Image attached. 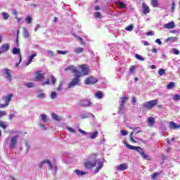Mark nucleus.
<instances>
[{
  "mask_svg": "<svg viewBox=\"0 0 180 180\" xmlns=\"http://www.w3.org/2000/svg\"><path fill=\"white\" fill-rule=\"evenodd\" d=\"M48 165L49 169H51L53 174H56L57 173V171H58V167H57L56 165L51 164V162H50V160H49L48 162Z\"/></svg>",
  "mask_w": 180,
  "mask_h": 180,
  "instance_id": "nucleus-12",
  "label": "nucleus"
},
{
  "mask_svg": "<svg viewBox=\"0 0 180 180\" xmlns=\"http://www.w3.org/2000/svg\"><path fill=\"white\" fill-rule=\"evenodd\" d=\"M41 119L42 122L46 123V122H47V116L46 115V114H41Z\"/></svg>",
  "mask_w": 180,
  "mask_h": 180,
  "instance_id": "nucleus-44",
  "label": "nucleus"
},
{
  "mask_svg": "<svg viewBox=\"0 0 180 180\" xmlns=\"http://www.w3.org/2000/svg\"><path fill=\"white\" fill-rule=\"evenodd\" d=\"M158 104V100H151L150 101H146L143 104V108L145 109H153V106H155Z\"/></svg>",
  "mask_w": 180,
  "mask_h": 180,
  "instance_id": "nucleus-4",
  "label": "nucleus"
},
{
  "mask_svg": "<svg viewBox=\"0 0 180 180\" xmlns=\"http://www.w3.org/2000/svg\"><path fill=\"white\" fill-rule=\"evenodd\" d=\"M95 98H96L97 99H102V98H103V93L101 91H98L95 95H94Z\"/></svg>",
  "mask_w": 180,
  "mask_h": 180,
  "instance_id": "nucleus-25",
  "label": "nucleus"
},
{
  "mask_svg": "<svg viewBox=\"0 0 180 180\" xmlns=\"http://www.w3.org/2000/svg\"><path fill=\"white\" fill-rule=\"evenodd\" d=\"M74 37H75V39H77V40L79 41L80 44H82V46H85V42L84 41V39L82 38H81L80 37H79L77 34H75Z\"/></svg>",
  "mask_w": 180,
  "mask_h": 180,
  "instance_id": "nucleus-29",
  "label": "nucleus"
},
{
  "mask_svg": "<svg viewBox=\"0 0 180 180\" xmlns=\"http://www.w3.org/2000/svg\"><path fill=\"white\" fill-rule=\"evenodd\" d=\"M25 85L27 86V88H33V87H34V83H33V82H27V83H25Z\"/></svg>",
  "mask_w": 180,
  "mask_h": 180,
  "instance_id": "nucleus-42",
  "label": "nucleus"
},
{
  "mask_svg": "<svg viewBox=\"0 0 180 180\" xmlns=\"http://www.w3.org/2000/svg\"><path fill=\"white\" fill-rule=\"evenodd\" d=\"M120 133L122 134V136H127L129 134V131H127V130H121Z\"/></svg>",
  "mask_w": 180,
  "mask_h": 180,
  "instance_id": "nucleus-50",
  "label": "nucleus"
},
{
  "mask_svg": "<svg viewBox=\"0 0 180 180\" xmlns=\"http://www.w3.org/2000/svg\"><path fill=\"white\" fill-rule=\"evenodd\" d=\"M98 82V79L94 77H87L85 80L86 85H94Z\"/></svg>",
  "mask_w": 180,
  "mask_h": 180,
  "instance_id": "nucleus-9",
  "label": "nucleus"
},
{
  "mask_svg": "<svg viewBox=\"0 0 180 180\" xmlns=\"http://www.w3.org/2000/svg\"><path fill=\"white\" fill-rule=\"evenodd\" d=\"M41 85L43 86H44V85H50V80H47V81H46L45 82H42L41 83Z\"/></svg>",
  "mask_w": 180,
  "mask_h": 180,
  "instance_id": "nucleus-59",
  "label": "nucleus"
},
{
  "mask_svg": "<svg viewBox=\"0 0 180 180\" xmlns=\"http://www.w3.org/2000/svg\"><path fill=\"white\" fill-rule=\"evenodd\" d=\"M57 98V93L56 91H53L51 94V99H56Z\"/></svg>",
  "mask_w": 180,
  "mask_h": 180,
  "instance_id": "nucleus-46",
  "label": "nucleus"
},
{
  "mask_svg": "<svg viewBox=\"0 0 180 180\" xmlns=\"http://www.w3.org/2000/svg\"><path fill=\"white\" fill-rule=\"evenodd\" d=\"M178 40V37H168L165 41L166 43H168V41H172V43H174L175 41H177Z\"/></svg>",
  "mask_w": 180,
  "mask_h": 180,
  "instance_id": "nucleus-27",
  "label": "nucleus"
},
{
  "mask_svg": "<svg viewBox=\"0 0 180 180\" xmlns=\"http://www.w3.org/2000/svg\"><path fill=\"white\" fill-rule=\"evenodd\" d=\"M1 16L3 17V19H4V20H8V19H9V13L6 12L1 13Z\"/></svg>",
  "mask_w": 180,
  "mask_h": 180,
  "instance_id": "nucleus-36",
  "label": "nucleus"
},
{
  "mask_svg": "<svg viewBox=\"0 0 180 180\" xmlns=\"http://www.w3.org/2000/svg\"><path fill=\"white\" fill-rule=\"evenodd\" d=\"M91 116L95 117V115L91 112H84L80 115L81 119H88V117H91Z\"/></svg>",
  "mask_w": 180,
  "mask_h": 180,
  "instance_id": "nucleus-21",
  "label": "nucleus"
},
{
  "mask_svg": "<svg viewBox=\"0 0 180 180\" xmlns=\"http://www.w3.org/2000/svg\"><path fill=\"white\" fill-rule=\"evenodd\" d=\"M173 99L174 101H179L180 100V95L179 94H176L174 96Z\"/></svg>",
  "mask_w": 180,
  "mask_h": 180,
  "instance_id": "nucleus-53",
  "label": "nucleus"
},
{
  "mask_svg": "<svg viewBox=\"0 0 180 180\" xmlns=\"http://www.w3.org/2000/svg\"><path fill=\"white\" fill-rule=\"evenodd\" d=\"M176 7V4L175 3V1H173L172 4V12H174L175 11V8Z\"/></svg>",
  "mask_w": 180,
  "mask_h": 180,
  "instance_id": "nucleus-51",
  "label": "nucleus"
},
{
  "mask_svg": "<svg viewBox=\"0 0 180 180\" xmlns=\"http://www.w3.org/2000/svg\"><path fill=\"white\" fill-rule=\"evenodd\" d=\"M80 77H76L72 79L71 82L69 83L68 84V89L70 88H74V86H79L81 85V80H79Z\"/></svg>",
  "mask_w": 180,
  "mask_h": 180,
  "instance_id": "nucleus-6",
  "label": "nucleus"
},
{
  "mask_svg": "<svg viewBox=\"0 0 180 180\" xmlns=\"http://www.w3.org/2000/svg\"><path fill=\"white\" fill-rule=\"evenodd\" d=\"M65 71H70L71 72L75 74H75H78V69L77 68V67L74 65H69L66 67L65 68Z\"/></svg>",
  "mask_w": 180,
  "mask_h": 180,
  "instance_id": "nucleus-13",
  "label": "nucleus"
},
{
  "mask_svg": "<svg viewBox=\"0 0 180 180\" xmlns=\"http://www.w3.org/2000/svg\"><path fill=\"white\" fill-rule=\"evenodd\" d=\"M81 72L77 70V74H75V77H84V75H88L89 74V68L87 65H82L79 66Z\"/></svg>",
  "mask_w": 180,
  "mask_h": 180,
  "instance_id": "nucleus-2",
  "label": "nucleus"
},
{
  "mask_svg": "<svg viewBox=\"0 0 180 180\" xmlns=\"http://www.w3.org/2000/svg\"><path fill=\"white\" fill-rule=\"evenodd\" d=\"M83 51H84V48H81V47L76 48L74 50V53L75 54H80V53H83Z\"/></svg>",
  "mask_w": 180,
  "mask_h": 180,
  "instance_id": "nucleus-32",
  "label": "nucleus"
},
{
  "mask_svg": "<svg viewBox=\"0 0 180 180\" xmlns=\"http://www.w3.org/2000/svg\"><path fill=\"white\" fill-rule=\"evenodd\" d=\"M35 79L36 81H43L44 79V73L41 71L37 72Z\"/></svg>",
  "mask_w": 180,
  "mask_h": 180,
  "instance_id": "nucleus-14",
  "label": "nucleus"
},
{
  "mask_svg": "<svg viewBox=\"0 0 180 180\" xmlns=\"http://www.w3.org/2000/svg\"><path fill=\"white\" fill-rule=\"evenodd\" d=\"M147 122H148V126H149V127H153L155 123V120L154 119V117H149L148 118Z\"/></svg>",
  "mask_w": 180,
  "mask_h": 180,
  "instance_id": "nucleus-19",
  "label": "nucleus"
},
{
  "mask_svg": "<svg viewBox=\"0 0 180 180\" xmlns=\"http://www.w3.org/2000/svg\"><path fill=\"white\" fill-rule=\"evenodd\" d=\"M32 20H33V18H32V17H30V16H27V17L25 18V22H26L28 25H30V23H32Z\"/></svg>",
  "mask_w": 180,
  "mask_h": 180,
  "instance_id": "nucleus-43",
  "label": "nucleus"
},
{
  "mask_svg": "<svg viewBox=\"0 0 180 180\" xmlns=\"http://www.w3.org/2000/svg\"><path fill=\"white\" fill-rule=\"evenodd\" d=\"M37 98H46V94L44 93H40L38 94Z\"/></svg>",
  "mask_w": 180,
  "mask_h": 180,
  "instance_id": "nucleus-55",
  "label": "nucleus"
},
{
  "mask_svg": "<svg viewBox=\"0 0 180 180\" xmlns=\"http://www.w3.org/2000/svg\"><path fill=\"white\" fill-rule=\"evenodd\" d=\"M9 49H11V44H9L8 43H5L2 44L0 47V49L4 53H6V51H8Z\"/></svg>",
  "mask_w": 180,
  "mask_h": 180,
  "instance_id": "nucleus-15",
  "label": "nucleus"
},
{
  "mask_svg": "<svg viewBox=\"0 0 180 180\" xmlns=\"http://www.w3.org/2000/svg\"><path fill=\"white\" fill-rule=\"evenodd\" d=\"M58 54H61L62 56H64L68 53V51H57Z\"/></svg>",
  "mask_w": 180,
  "mask_h": 180,
  "instance_id": "nucleus-49",
  "label": "nucleus"
},
{
  "mask_svg": "<svg viewBox=\"0 0 180 180\" xmlns=\"http://www.w3.org/2000/svg\"><path fill=\"white\" fill-rule=\"evenodd\" d=\"M158 73L160 76L165 75V70L164 69H160V70H158Z\"/></svg>",
  "mask_w": 180,
  "mask_h": 180,
  "instance_id": "nucleus-48",
  "label": "nucleus"
},
{
  "mask_svg": "<svg viewBox=\"0 0 180 180\" xmlns=\"http://www.w3.org/2000/svg\"><path fill=\"white\" fill-rule=\"evenodd\" d=\"M135 57H136V58H137V60H139L140 61H144V58H143V56H141L139 54H136Z\"/></svg>",
  "mask_w": 180,
  "mask_h": 180,
  "instance_id": "nucleus-47",
  "label": "nucleus"
},
{
  "mask_svg": "<svg viewBox=\"0 0 180 180\" xmlns=\"http://www.w3.org/2000/svg\"><path fill=\"white\" fill-rule=\"evenodd\" d=\"M129 99V98L124 96L121 98V104L124 105L126 101Z\"/></svg>",
  "mask_w": 180,
  "mask_h": 180,
  "instance_id": "nucleus-45",
  "label": "nucleus"
},
{
  "mask_svg": "<svg viewBox=\"0 0 180 180\" xmlns=\"http://www.w3.org/2000/svg\"><path fill=\"white\" fill-rule=\"evenodd\" d=\"M94 164H96V169L94 170V174H98L102 168H103V162L100 159H97L96 162H94Z\"/></svg>",
  "mask_w": 180,
  "mask_h": 180,
  "instance_id": "nucleus-7",
  "label": "nucleus"
},
{
  "mask_svg": "<svg viewBox=\"0 0 180 180\" xmlns=\"http://www.w3.org/2000/svg\"><path fill=\"white\" fill-rule=\"evenodd\" d=\"M150 5L153 8H158V0H152L150 2Z\"/></svg>",
  "mask_w": 180,
  "mask_h": 180,
  "instance_id": "nucleus-35",
  "label": "nucleus"
},
{
  "mask_svg": "<svg viewBox=\"0 0 180 180\" xmlns=\"http://www.w3.org/2000/svg\"><path fill=\"white\" fill-rule=\"evenodd\" d=\"M155 43H157L158 44H159L160 46H161V44H162V42L161 41V39H157L155 40Z\"/></svg>",
  "mask_w": 180,
  "mask_h": 180,
  "instance_id": "nucleus-63",
  "label": "nucleus"
},
{
  "mask_svg": "<svg viewBox=\"0 0 180 180\" xmlns=\"http://www.w3.org/2000/svg\"><path fill=\"white\" fill-rule=\"evenodd\" d=\"M62 88H63V83L61 82L59 84V86L57 88V91H60Z\"/></svg>",
  "mask_w": 180,
  "mask_h": 180,
  "instance_id": "nucleus-64",
  "label": "nucleus"
},
{
  "mask_svg": "<svg viewBox=\"0 0 180 180\" xmlns=\"http://www.w3.org/2000/svg\"><path fill=\"white\" fill-rule=\"evenodd\" d=\"M4 116H6V112H5V111H0V117H2Z\"/></svg>",
  "mask_w": 180,
  "mask_h": 180,
  "instance_id": "nucleus-60",
  "label": "nucleus"
},
{
  "mask_svg": "<svg viewBox=\"0 0 180 180\" xmlns=\"http://www.w3.org/2000/svg\"><path fill=\"white\" fill-rule=\"evenodd\" d=\"M169 128L172 130H176L178 129H180V125H176V124L174 122H169Z\"/></svg>",
  "mask_w": 180,
  "mask_h": 180,
  "instance_id": "nucleus-22",
  "label": "nucleus"
},
{
  "mask_svg": "<svg viewBox=\"0 0 180 180\" xmlns=\"http://www.w3.org/2000/svg\"><path fill=\"white\" fill-rule=\"evenodd\" d=\"M13 95L12 94H8L6 96L2 97V101H4L5 103L2 104L0 103V109H2V108H6L9 105V102L12 100Z\"/></svg>",
  "mask_w": 180,
  "mask_h": 180,
  "instance_id": "nucleus-5",
  "label": "nucleus"
},
{
  "mask_svg": "<svg viewBox=\"0 0 180 180\" xmlns=\"http://www.w3.org/2000/svg\"><path fill=\"white\" fill-rule=\"evenodd\" d=\"M124 109V104L120 103V107H119L118 113H120V115L123 113Z\"/></svg>",
  "mask_w": 180,
  "mask_h": 180,
  "instance_id": "nucleus-37",
  "label": "nucleus"
},
{
  "mask_svg": "<svg viewBox=\"0 0 180 180\" xmlns=\"http://www.w3.org/2000/svg\"><path fill=\"white\" fill-rule=\"evenodd\" d=\"M134 134V131H132L130 134H129V138H130V141L132 143H137V141H136V139H134V138H133V134Z\"/></svg>",
  "mask_w": 180,
  "mask_h": 180,
  "instance_id": "nucleus-41",
  "label": "nucleus"
},
{
  "mask_svg": "<svg viewBox=\"0 0 180 180\" xmlns=\"http://www.w3.org/2000/svg\"><path fill=\"white\" fill-rule=\"evenodd\" d=\"M13 54H19V56H18L19 63L15 64V67H19V64H20V63H22V55H20V49H18L16 47H14L13 49Z\"/></svg>",
  "mask_w": 180,
  "mask_h": 180,
  "instance_id": "nucleus-8",
  "label": "nucleus"
},
{
  "mask_svg": "<svg viewBox=\"0 0 180 180\" xmlns=\"http://www.w3.org/2000/svg\"><path fill=\"white\" fill-rule=\"evenodd\" d=\"M37 56V53H33L31 56L28 57V61L26 63L25 65H30L32 63V61H33V58Z\"/></svg>",
  "mask_w": 180,
  "mask_h": 180,
  "instance_id": "nucleus-23",
  "label": "nucleus"
},
{
  "mask_svg": "<svg viewBox=\"0 0 180 180\" xmlns=\"http://www.w3.org/2000/svg\"><path fill=\"white\" fill-rule=\"evenodd\" d=\"M124 144L126 146L127 148H129V150H134V151H137V153L140 154L143 160H146L147 161H150V160H151V158H150L148 155L146 154L144 149L141 147L129 145L126 141H124Z\"/></svg>",
  "mask_w": 180,
  "mask_h": 180,
  "instance_id": "nucleus-1",
  "label": "nucleus"
},
{
  "mask_svg": "<svg viewBox=\"0 0 180 180\" xmlns=\"http://www.w3.org/2000/svg\"><path fill=\"white\" fill-rule=\"evenodd\" d=\"M136 71V67L131 66L129 69V75H133Z\"/></svg>",
  "mask_w": 180,
  "mask_h": 180,
  "instance_id": "nucleus-38",
  "label": "nucleus"
},
{
  "mask_svg": "<svg viewBox=\"0 0 180 180\" xmlns=\"http://www.w3.org/2000/svg\"><path fill=\"white\" fill-rule=\"evenodd\" d=\"M152 53H153L154 54H157V53H158V49H157L155 46H153Z\"/></svg>",
  "mask_w": 180,
  "mask_h": 180,
  "instance_id": "nucleus-56",
  "label": "nucleus"
},
{
  "mask_svg": "<svg viewBox=\"0 0 180 180\" xmlns=\"http://www.w3.org/2000/svg\"><path fill=\"white\" fill-rule=\"evenodd\" d=\"M159 176H160L159 173L155 172V173H153V174L151 175V179H153V180H155V179H157Z\"/></svg>",
  "mask_w": 180,
  "mask_h": 180,
  "instance_id": "nucleus-40",
  "label": "nucleus"
},
{
  "mask_svg": "<svg viewBox=\"0 0 180 180\" xmlns=\"http://www.w3.org/2000/svg\"><path fill=\"white\" fill-rule=\"evenodd\" d=\"M52 116V119H53V120H56V122H60V120H61V117H59L58 115H57L56 113L53 112L51 114Z\"/></svg>",
  "mask_w": 180,
  "mask_h": 180,
  "instance_id": "nucleus-30",
  "label": "nucleus"
},
{
  "mask_svg": "<svg viewBox=\"0 0 180 180\" xmlns=\"http://www.w3.org/2000/svg\"><path fill=\"white\" fill-rule=\"evenodd\" d=\"M67 129L69 131H70V133H75V129H74L70 127H68Z\"/></svg>",
  "mask_w": 180,
  "mask_h": 180,
  "instance_id": "nucleus-61",
  "label": "nucleus"
},
{
  "mask_svg": "<svg viewBox=\"0 0 180 180\" xmlns=\"http://www.w3.org/2000/svg\"><path fill=\"white\" fill-rule=\"evenodd\" d=\"M3 75H5V77L7 78L9 81H12V75H11V70L8 68H4L2 70Z\"/></svg>",
  "mask_w": 180,
  "mask_h": 180,
  "instance_id": "nucleus-10",
  "label": "nucleus"
},
{
  "mask_svg": "<svg viewBox=\"0 0 180 180\" xmlns=\"http://www.w3.org/2000/svg\"><path fill=\"white\" fill-rule=\"evenodd\" d=\"M174 86H175V83L174 82H171L170 83H169L167 88V89H172Z\"/></svg>",
  "mask_w": 180,
  "mask_h": 180,
  "instance_id": "nucleus-39",
  "label": "nucleus"
},
{
  "mask_svg": "<svg viewBox=\"0 0 180 180\" xmlns=\"http://www.w3.org/2000/svg\"><path fill=\"white\" fill-rule=\"evenodd\" d=\"M44 164H49V160H43L42 162H40L38 165L39 169H41V168H43V165H44Z\"/></svg>",
  "mask_w": 180,
  "mask_h": 180,
  "instance_id": "nucleus-33",
  "label": "nucleus"
},
{
  "mask_svg": "<svg viewBox=\"0 0 180 180\" xmlns=\"http://www.w3.org/2000/svg\"><path fill=\"white\" fill-rule=\"evenodd\" d=\"M115 5H117L118 8H126V6H127V5L124 2H122L120 1H116Z\"/></svg>",
  "mask_w": 180,
  "mask_h": 180,
  "instance_id": "nucleus-24",
  "label": "nucleus"
},
{
  "mask_svg": "<svg viewBox=\"0 0 180 180\" xmlns=\"http://www.w3.org/2000/svg\"><path fill=\"white\" fill-rule=\"evenodd\" d=\"M0 127H2V129H4L5 130V129H6V125H5L4 122L0 121Z\"/></svg>",
  "mask_w": 180,
  "mask_h": 180,
  "instance_id": "nucleus-57",
  "label": "nucleus"
},
{
  "mask_svg": "<svg viewBox=\"0 0 180 180\" xmlns=\"http://www.w3.org/2000/svg\"><path fill=\"white\" fill-rule=\"evenodd\" d=\"M98 134V131L90 133V139H91V140H94V139H96Z\"/></svg>",
  "mask_w": 180,
  "mask_h": 180,
  "instance_id": "nucleus-34",
  "label": "nucleus"
},
{
  "mask_svg": "<svg viewBox=\"0 0 180 180\" xmlns=\"http://www.w3.org/2000/svg\"><path fill=\"white\" fill-rule=\"evenodd\" d=\"M79 133H81V134H84V136H86L87 139H91V133L86 132L81 129H79Z\"/></svg>",
  "mask_w": 180,
  "mask_h": 180,
  "instance_id": "nucleus-26",
  "label": "nucleus"
},
{
  "mask_svg": "<svg viewBox=\"0 0 180 180\" xmlns=\"http://www.w3.org/2000/svg\"><path fill=\"white\" fill-rule=\"evenodd\" d=\"M125 30H127L128 32H131L133 30V25H129L125 28Z\"/></svg>",
  "mask_w": 180,
  "mask_h": 180,
  "instance_id": "nucleus-52",
  "label": "nucleus"
},
{
  "mask_svg": "<svg viewBox=\"0 0 180 180\" xmlns=\"http://www.w3.org/2000/svg\"><path fill=\"white\" fill-rule=\"evenodd\" d=\"M79 105L83 108H86L87 106H92V102L88 99H83L79 101Z\"/></svg>",
  "mask_w": 180,
  "mask_h": 180,
  "instance_id": "nucleus-11",
  "label": "nucleus"
},
{
  "mask_svg": "<svg viewBox=\"0 0 180 180\" xmlns=\"http://www.w3.org/2000/svg\"><path fill=\"white\" fill-rule=\"evenodd\" d=\"M18 139H19V136L18 135L7 138L6 140L8 142L10 148H16V144H18Z\"/></svg>",
  "mask_w": 180,
  "mask_h": 180,
  "instance_id": "nucleus-3",
  "label": "nucleus"
},
{
  "mask_svg": "<svg viewBox=\"0 0 180 180\" xmlns=\"http://www.w3.org/2000/svg\"><path fill=\"white\" fill-rule=\"evenodd\" d=\"M75 174L77 175V176H82L83 175H86V172H82L79 169L75 170Z\"/></svg>",
  "mask_w": 180,
  "mask_h": 180,
  "instance_id": "nucleus-28",
  "label": "nucleus"
},
{
  "mask_svg": "<svg viewBox=\"0 0 180 180\" xmlns=\"http://www.w3.org/2000/svg\"><path fill=\"white\" fill-rule=\"evenodd\" d=\"M129 166L127 165V163H122V164L118 165L116 167V169H117V171H126V169Z\"/></svg>",
  "mask_w": 180,
  "mask_h": 180,
  "instance_id": "nucleus-16",
  "label": "nucleus"
},
{
  "mask_svg": "<svg viewBox=\"0 0 180 180\" xmlns=\"http://www.w3.org/2000/svg\"><path fill=\"white\" fill-rule=\"evenodd\" d=\"M84 167L86 168H94V167H96V164H95V162H92L91 161H87L84 163Z\"/></svg>",
  "mask_w": 180,
  "mask_h": 180,
  "instance_id": "nucleus-20",
  "label": "nucleus"
},
{
  "mask_svg": "<svg viewBox=\"0 0 180 180\" xmlns=\"http://www.w3.org/2000/svg\"><path fill=\"white\" fill-rule=\"evenodd\" d=\"M173 53H174V54H176V56H179V54L180 53L179 50H178L176 49H173Z\"/></svg>",
  "mask_w": 180,
  "mask_h": 180,
  "instance_id": "nucleus-58",
  "label": "nucleus"
},
{
  "mask_svg": "<svg viewBox=\"0 0 180 180\" xmlns=\"http://www.w3.org/2000/svg\"><path fill=\"white\" fill-rule=\"evenodd\" d=\"M94 17H95L96 18H100V17H101V13H100L99 12H96V13H94Z\"/></svg>",
  "mask_w": 180,
  "mask_h": 180,
  "instance_id": "nucleus-62",
  "label": "nucleus"
},
{
  "mask_svg": "<svg viewBox=\"0 0 180 180\" xmlns=\"http://www.w3.org/2000/svg\"><path fill=\"white\" fill-rule=\"evenodd\" d=\"M51 81L53 85H56V79L54 76L51 77Z\"/></svg>",
  "mask_w": 180,
  "mask_h": 180,
  "instance_id": "nucleus-54",
  "label": "nucleus"
},
{
  "mask_svg": "<svg viewBox=\"0 0 180 180\" xmlns=\"http://www.w3.org/2000/svg\"><path fill=\"white\" fill-rule=\"evenodd\" d=\"M23 36L25 39H27L30 37V34H29V31L26 28H23Z\"/></svg>",
  "mask_w": 180,
  "mask_h": 180,
  "instance_id": "nucleus-31",
  "label": "nucleus"
},
{
  "mask_svg": "<svg viewBox=\"0 0 180 180\" xmlns=\"http://www.w3.org/2000/svg\"><path fill=\"white\" fill-rule=\"evenodd\" d=\"M142 12L143 15H147L150 12V7L147 6L145 3L142 4Z\"/></svg>",
  "mask_w": 180,
  "mask_h": 180,
  "instance_id": "nucleus-18",
  "label": "nucleus"
},
{
  "mask_svg": "<svg viewBox=\"0 0 180 180\" xmlns=\"http://www.w3.org/2000/svg\"><path fill=\"white\" fill-rule=\"evenodd\" d=\"M175 28V22L174 21H171L169 23L165 24L163 25V29H174Z\"/></svg>",
  "mask_w": 180,
  "mask_h": 180,
  "instance_id": "nucleus-17",
  "label": "nucleus"
}]
</instances>
